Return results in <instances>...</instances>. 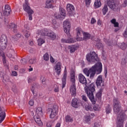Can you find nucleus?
I'll return each instance as SVG.
<instances>
[{
    "label": "nucleus",
    "instance_id": "f257e3e1",
    "mask_svg": "<svg viewBox=\"0 0 127 127\" xmlns=\"http://www.w3.org/2000/svg\"><path fill=\"white\" fill-rule=\"evenodd\" d=\"M102 71H103V65H102V63H97L89 69L85 68L83 70V73H84L87 77L90 76V79H94V77H95L96 73L97 74H101Z\"/></svg>",
    "mask_w": 127,
    "mask_h": 127
},
{
    "label": "nucleus",
    "instance_id": "f03ea898",
    "mask_svg": "<svg viewBox=\"0 0 127 127\" xmlns=\"http://www.w3.org/2000/svg\"><path fill=\"white\" fill-rule=\"evenodd\" d=\"M71 28V24L67 20L64 22V30L65 33L67 35V39H62L61 42L63 43H75L76 40L71 38L70 34V29Z\"/></svg>",
    "mask_w": 127,
    "mask_h": 127
},
{
    "label": "nucleus",
    "instance_id": "7ed1b4c3",
    "mask_svg": "<svg viewBox=\"0 0 127 127\" xmlns=\"http://www.w3.org/2000/svg\"><path fill=\"white\" fill-rule=\"evenodd\" d=\"M84 90L93 105H95L96 99H95V96H94V93L96 92V86H95V83H92L89 85L86 84L84 87Z\"/></svg>",
    "mask_w": 127,
    "mask_h": 127
},
{
    "label": "nucleus",
    "instance_id": "20e7f679",
    "mask_svg": "<svg viewBox=\"0 0 127 127\" xmlns=\"http://www.w3.org/2000/svg\"><path fill=\"white\" fill-rule=\"evenodd\" d=\"M23 8L24 11L28 13L29 20H32V14L34 13L33 10L31 9L28 3V0H25V3L23 4Z\"/></svg>",
    "mask_w": 127,
    "mask_h": 127
},
{
    "label": "nucleus",
    "instance_id": "39448f33",
    "mask_svg": "<svg viewBox=\"0 0 127 127\" xmlns=\"http://www.w3.org/2000/svg\"><path fill=\"white\" fill-rule=\"evenodd\" d=\"M119 4L120 1L119 0H107V5L112 10L117 9Z\"/></svg>",
    "mask_w": 127,
    "mask_h": 127
},
{
    "label": "nucleus",
    "instance_id": "423d86ee",
    "mask_svg": "<svg viewBox=\"0 0 127 127\" xmlns=\"http://www.w3.org/2000/svg\"><path fill=\"white\" fill-rule=\"evenodd\" d=\"M99 58L98 55L95 52H90L86 55V60L88 62H94V61H98Z\"/></svg>",
    "mask_w": 127,
    "mask_h": 127
},
{
    "label": "nucleus",
    "instance_id": "0eeeda50",
    "mask_svg": "<svg viewBox=\"0 0 127 127\" xmlns=\"http://www.w3.org/2000/svg\"><path fill=\"white\" fill-rule=\"evenodd\" d=\"M47 113H51L50 115V119H54L57 113H58V106L54 105L52 108H48L47 110Z\"/></svg>",
    "mask_w": 127,
    "mask_h": 127
},
{
    "label": "nucleus",
    "instance_id": "6e6552de",
    "mask_svg": "<svg viewBox=\"0 0 127 127\" xmlns=\"http://www.w3.org/2000/svg\"><path fill=\"white\" fill-rule=\"evenodd\" d=\"M126 119H127V116L124 114V112H122L121 114L117 118V127H124L123 125Z\"/></svg>",
    "mask_w": 127,
    "mask_h": 127
},
{
    "label": "nucleus",
    "instance_id": "1a4fd4ad",
    "mask_svg": "<svg viewBox=\"0 0 127 127\" xmlns=\"http://www.w3.org/2000/svg\"><path fill=\"white\" fill-rule=\"evenodd\" d=\"M65 9L63 8H60V14L56 13L55 14V18H60V19H64L65 16H66V13H65Z\"/></svg>",
    "mask_w": 127,
    "mask_h": 127
},
{
    "label": "nucleus",
    "instance_id": "9d476101",
    "mask_svg": "<svg viewBox=\"0 0 127 127\" xmlns=\"http://www.w3.org/2000/svg\"><path fill=\"white\" fill-rule=\"evenodd\" d=\"M95 83L97 88H100V87L103 88V89H105V85L104 84V81H103V75H100L98 76Z\"/></svg>",
    "mask_w": 127,
    "mask_h": 127
},
{
    "label": "nucleus",
    "instance_id": "9b49d317",
    "mask_svg": "<svg viewBox=\"0 0 127 127\" xmlns=\"http://www.w3.org/2000/svg\"><path fill=\"white\" fill-rule=\"evenodd\" d=\"M113 111L115 114H116V115H118V114L120 113L117 118L119 117V116H121L122 113H124V114L125 115V117H126L125 111H124V110H122V107H121V105H119L118 106H113Z\"/></svg>",
    "mask_w": 127,
    "mask_h": 127
},
{
    "label": "nucleus",
    "instance_id": "f8f14e48",
    "mask_svg": "<svg viewBox=\"0 0 127 127\" xmlns=\"http://www.w3.org/2000/svg\"><path fill=\"white\" fill-rule=\"evenodd\" d=\"M81 104V101L77 98H73L72 100L71 105L73 108H79Z\"/></svg>",
    "mask_w": 127,
    "mask_h": 127
},
{
    "label": "nucleus",
    "instance_id": "ddd939ff",
    "mask_svg": "<svg viewBox=\"0 0 127 127\" xmlns=\"http://www.w3.org/2000/svg\"><path fill=\"white\" fill-rule=\"evenodd\" d=\"M78 80L79 82L81 84H84L85 86H86L87 82V79L86 77L83 75L82 73H80L78 75Z\"/></svg>",
    "mask_w": 127,
    "mask_h": 127
},
{
    "label": "nucleus",
    "instance_id": "4468645a",
    "mask_svg": "<svg viewBox=\"0 0 127 127\" xmlns=\"http://www.w3.org/2000/svg\"><path fill=\"white\" fill-rule=\"evenodd\" d=\"M11 11V9L8 5H5V9L3 12V15L4 16H8L10 14V12Z\"/></svg>",
    "mask_w": 127,
    "mask_h": 127
},
{
    "label": "nucleus",
    "instance_id": "2eb2a0df",
    "mask_svg": "<svg viewBox=\"0 0 127 127\" xmlns=\"http://www.w3.org/2000/svg\"><path fill=\"white\" fill-rule=\"evenodd\" d=\"M74 6L71 4H67L66 5V11L69 15L73 14V11H74Z\"/></svg>",
    "mask_w": 127,
    "mask_h": 127
},
{
    "label": "nucleus",
    "instance_id": "dca6fc26",
    "mask_svg": "<svg viewBox=\"0 0 127 127\" xmlns=\"http://www.w3.org/2000/svg\"><path fill=\"white\" fill-rule=\"evenodd\" d=\"M49 31L46 29L41 30L37 32V34H39L42 36H47Z\"/></svg>",
    "mask_w": 127,
    "mask_h": 127
},
{
    "label": "nucleus",
    "instance_id": "f3484780",
    "mask_svg": "<svg viewBox=\"0 0 127 127\" xmlns=\"http://www.w3.org/2000/svg\"><path fill=\"white\" fill-rule=\"evenodd\" d=\"M38 88H39V84H38V83H34L32 85V87L31 88V91H32L33 95H34V96H36V93L34 92V91L37 90Z\"/></svg>",
    "mask_w": 127,
    "mask_h": 127
},
{
    "label": "nucleus",
    "instance_id": "a211bd4d",
    "mask_svg": "<svg viewBox=\"0 0 127 127\" xmlns=\"http://www.w3.org/2000/svg\"><path fill=\"white\" fill-rule=\"evenodd\" d=\"M67 81V72L66 70L64 71L63 77L62 78V88H64L66 86V82Z\"/></svg>",
    "mask_w": 127,
    "mask_h": 127
},
{
    "label": "nucleus",
    "instance_id": "6ab92c4d",
    "mask_svg": "<svg viewBox=\"0 0 127 127\" xmlns=\"http://www.w3.org/2000/svg\"><path fill=\"white\" fill-rule=\"evenodd\" d=\"M5 118V112L2 111V109L0 107V124L3 122V120Z\"/></svg>",
    "mask_w": 127,
    "mask_h": 127
},
{
    "label": "nucleus",
    "instance_id": "aec40b11",
    "mask_svg": "<svg viewBox=\"0 0 127 127\" xmlns=\"http://www.w3.org/2000/svg\"><path fill=\"white\" fill-rule=\"evenodd\" d=\"M47 36H48L52 40L56 39V34L52 31H49Z\"/></svg>",
    "mask_w": 127,
    "mask_h": 127
},
{
    "label": "nucleus",
    "instance_id": "412c9836",
    "mask_svg": "<svg viewBox=\"0 0 127 127\" xmlns=\"http://www.w3.org/2000/svg\"><path fill=\"white\" fill-rule=\"evenodd\" d=\"M55 70L58 75H60V73L61 72V63L59 62L56 64Z\"/></svg>",
    "mask_w": 127,
    "mask_h": 127
},
{
    "label": "nucleus",
    "instance_id": "4be33fe9",
    "mask_svg": "<svg viewBox=\"0 0 127 127\" xmlns=\"http://www.w3.org/2000/svg\"><path fill=\"white\" fill-rule=\"evenodd\" d=\"M17 25L14 23H11L8 26V28H9L13 31L14 33L17 32V30L16 29Z\"/></svg>",
    "mask_w": 127,
    "mask_h": 127
},
{
    "label": "nucleus",
    "instance_id": "5701e85b",
    "mask_svg": "<svg viewBox=\"0 0 127 127\" xmlns=\"http://www.w3.org/2000/svg\"><path fill=\"white\" fill-rule=\"evenodd\" d=\"M54 2L53 0H47L46 2V7L47 8H53V5H52V3Z\"/></svg>",
    "mask_w": 127,
    "mask_h": 127
},
{
    "label": "nucleus",
    "instance_id": "b1692460",
    "mask_svg": "<svg viewBox=\"0 0 127 127\" xmlns=\"http://www.w3.org/2000/svg\"><path fill=\"white\" fill-rule=\"evenodd\" d=\"M70 93L72 96H76V93H77V91L76 90V85H74L73 84V85H71Z\"/></svg>",
    "mask_w": 127,
    "mask_h": 127
},
{
    "label": "nucleus",
    "instance_id": "393cba45",
    "mask_svg": "<svg viewBox=\"0 0 127 127\" xmlns=\"http://www.w3.org/2000/svg\"><path fill=\"white\" fill-rule=\"evenodd\" d=\"M76 48L77 47L75 45H70L68 46V49L70 50V53H74V52L77 50V49H76Z\"/></svg>",
    "mask_w": 127,
    "mask_h": 127
},
{
    "label": "nucleus",
    "instance_id": "a878e982",
    "mask_svg": "<svg viewBox=\"0 0 127 127\" xmlns=\"http://www.w3.org/2000/svg\"><path fill=\"white\" fill-rule=\"evenodd\" d=\"M113 107L121 106V102L118 98H114L113 99Z\"/></svg>",
    "mask_w": 127,
    "mask_h": 127
},
{
    "label": "nucleus",
    "instance_id": "bb28decb",
    "mask_svg": "<svg viewBox=\"0 0 127 127\" xmlns=\"http://www.w3.org/2000/svg\"><path fill=\"white\" fill-rule=\"evenodd\" d=\"M104 86H103L102 88H101L99 91L98 92H97L96 94V97L97 98V99H100L101 97H102V94L103 93V91L104 90Z\"/></svg>",
    "mask_w": 127,
    "mask_h": 127
},
{
    "label": "nucleus",
    "instance_id": "cd10ccee",
    "mask_svg": "<svg viewBox=\"0 0 127 127\" xmlns=\"http://www.w3.org/2000/svg\"><path fill=\"white\" fill-rule=\"evenodd\" d=\"M109 11V8H108V5L105 4L103 8H102V12L103 15H105L107 11Z\"/></svg>",
    "mask_w": 127,
    "mask_h": 127
},
{
    "label": "nucleus",
    "instance_id": "c85d7f7f",
    "mask_svg": "<svg viewBox=\"0 0 127 127\" xmlns=\"http://www.w3.org/2000/svg\"><path fill=\"white\" fill-rule=\"evenodd\" d=\"M71 82L72 83V85H75V73L74 72H72L71 73V79H70Z\"/></svg>",
    "mask_w": 127,
    "mask_h": 127
},
{
    "label": "nucleus",
    "instance_id": "c756f323",
    "mask_svg": "<svg viewBox=\"0 0 127 127\" xmlns=\"http://www.w3.org/2000/svg\"><path fill=\"white\" fill-rule=\"evenodd\" d=\"M96 47H97L98 49H103L104 45L102 43L99 41L96 43Z\"/></svg>",
    "mask_w": 127,
    "mask_h": 127
},
{
    "label": "nucleus",
    "instance_id": "7c9ffc66",
    "mask_svg": "<svg viewBox=\"0 0 127 127\" xmlns=\"http://www.w3.org/2000/svg\"><path fill=\"white\" fill-rule=\"evenodd\" d=\"M90 37H91V34L88 33H84L83 35V39H84V40H88V39H90Z\"/></svg>",
    "mask_w": 127,
    "mask_h": 127
},
{
    "label": "nucleus",
    "instance_id": "2f4dec72",
    "mask_svg": "<svg viewBox=\"0 0 127 127\" xmlns=\"http://www.w3.org/2000/svg\"><path fill=\"white\" fill-rule=\"evenodd\" d=\"M102 4H101V1L99 0H95L94 2V6L95 7H100Z\"/></svg>",
    "mask_w": 127,
    "mask_h": 127
},
{
    "label": "nucleus",
    "instance_id": "473e14b6",
    "mask_svg": "<svg viewBox=\"0 0 127 127\" xmlns=\"http://www.w3.org/2000/svg\"><path fill=\"white\" fill-rule=\"evenodd\" d=\"M85 109L86 111H93V108L90 104L84 105Z\"/></svg>",
    "mask_w": 127,
    "mask_h": 127
},
{
    "label": "nucleus",
    "instance_id": "72a5a7b5",
    "mask_svg": "<svg viewBox=\"0 0 127 127\" xmlns=\"http://www.w3.org/2000/svg\"><path fill=\"white\" fill-rule=\"evenodd\" d=\"M65 122L66 123H72L73 122V119L70 116L67 115L65 117Z\"/></svg>",
    "mask_w": 127,
    "mask_h": 127
},
{
    "label": "nucleus",
    "instance_id": "f704fd0d",
    "mask_svg": "<svg viewBox=\"0 0 127 127\" xmlns=\"http://www.w3.org/2000/svg\"><path fill=\"white\" fill-rule=\"evenodd\" d=\"M120 47L122 50H126V49H127V45L125 42H123L121 43Z\"/></svg>",
    "mask_w": 127,
    "mask_h": 127
},
{
    "label": "nucleus",
    "instance_id": "c9c22d12",
    "mask_svg": "<svg viewBox=\"0 0 127 127\" xmlns=\"http://www.w3.org/2000/svg\"><path fill=\"white\" fill-rule=\"evenodd\" d=\"M127 59H122V62H121V65L123 67H126L127 66Z\"/></svg>",
    "mask_w": 127,
    "mask_h": 127
},
{
    "label": "nucleus",
    "instance_id": "e433bc0d",
    "mask_svg": "<svg viewBox=\"0 0 127 127\" xmlns=\"http://www.w3.org/2000/svg\"><path fill=\"white\" fill-rule=\"evenodd\" d=\"M105 112L106 114H110L111 112H112V108H111V106L108 105L105 108Z\"/></svg>",
    "mask_w": 127,
    "mask_h": 127
},
{
    "label": "nucleus",
    "instance_id": "4c0bfd02",
    "mask_svg": "<svg viewBox=\"0 0 127 127\" xmlns=\"http://www.w3.org/2000/svg\"><path fill=\"white\" fill-rule=\"evenodd\" d=\"M0 41H7V37L5 34H2L1 36Z\"/></svg>",
    "mask_w": 127,
    "mask_h": 127
},
{
    "label": "nucleus",
    "instance_id": "58836bf2",
    "mask_svg": "<svg viewBox=\"0 0 127 127\" xmlns=\"http://www.w3.org/2000/svg\"><path fill=\"white\" fill-rule=\"evenodd\" d=\"M6 48V44L0 43V50H4Z\"/></svg>",
    "mask_w": 127,
    "mask_h": 127
},
{
    "label": "nucleus",
    "instance_id": "ea45409f",
    "mask_svg": "<svg viewBox=\"0 0 127 127\" xmlns=\"http://www.w3.org/2000/svg\"><path fill=\"white\" fill-rule=\"evenodd\" d=\"M36 113H37V114L38 115H43L42 113V108L41 107H38L37 109L36 110Z\"/></svg>",
    "mask_w": 127,
    "mask_h": 127
},
{
    "label": "nucleus",
    "instance_id": "a19ab883",
    "mask_svg": "<svg viewBox=\"0 0 127 127\" xmlns=\"http://www.w3.org/2000/svg\"><path fill=\"white\" fill-rule=\"evenodd\" d=\"M45 42L44 40L42 39H39L38 40V45L39 46H41Z\"/></svg>",
    "mask_w": 127,
    "mask_h": 127
},
{
    "label": "nucleus",
    "instance_id": "79ce46f5",
    "mask_svg": "<svg viewBox=\"0 0 127 127\" xmlns=\"http://www.w3.org/2000/svg\"><path fill=\"white\" fill-rule=\"evenodd\" d=\"M44 60L45 61H48L49 60V55L48 53H46L45 55H44Z\"/></svg>",
    "mask_w": 127,
    "mask_h": 127
},
{
    "label": "nucleus",
    "instance_id": "37998d69",
    "mask_svg": "<svg viewBox=\"0 0 127 127\" xmlns=\"http://www.w3.org/2000/svg\"><path fill=\"white\" fill-rule=\"evenodd\" d=\"M24 32L25 36L27 38L28 37H29V36H30V32H29V31H28L26 30H25Z\"/></svg>",
    "mask_w": 127,
    "mask_h": 127
},
{
    "label": "nucleus",
    "instance_id": "c03bdc74",
    "mask_svg": "<svg viewBox=\"0 0 127 127\" xmlns=\"http://www.w3.org/2000/svg\"><path fill=\"white\" fill-rule=\"evenodd\" d=\"M3 23L5 26H8V18H4L3 20Z\"/></svg>",
    "mask_w": 127,
    "mask_h": 127
},
{
    "label": "nucleus",
    "instance_id": "a18cd8bd",
    "mask_svg": "<svg viewBox=\"0 0 127 127\" xmlns=\"http://www.w3.org/2000/svg\"><path fill=\"white\" fill-rule=\"evenodd\" d=\"M41 80H42V83L43 85H45L46 84V78L44 77V76H41Z\"/></svg>",
    "mask_w": 127,
    "mask_h": 127
},
{
    "label": "nucleus",
    "instance_id": "49530a36",
    "mask_svg": "<svg viewBox=\"0 0 127 127\" xmlns=\"http://www.w3.org/2000/svg\"><path fill=\"white\" fill-rule=\"evenodd\" d=\"M93 109L94 110V111H100L101 108H100V106H99V105H95L93 107Z\"/></svg>",
    "mask_w": 127,
    "mask_h": 127
},
{
    "label": "nucleus",
    "instance_id": "de8ad7c7",
    "mask_svg": "<svg viewBox=\"0 0 127 127\" xmlns=\"http://www.w3.org/2000/svg\"><path fill=\"white\" fill-rule=\"evenodd\" d=\"M76 31H77V35H80L81 34V32H82V29H81V28H77L76 29Z\"/></svg>",
    "mask_w": 127,
    "mask_h": 127
},
{
    "label": "nucleus",
    "instance_id": "09e8293b",
    "mask_svg": "<svg viewBox=\"0 0 127 127\" xmlns=\"http://www.w3.org/2000/svg\"><path fill=\"white\" fill-rule=\"evenodd\" d=\"M29 62L30 64H34L36 62V61L34 59L29 60Z\"/></svg>",
    "mask_w": 127,
    "mask_h": 127
},
{
    "label": "nucleus",
    "instance_id": "8fccbe9b",
    "mask_svg": "<svg viewBox=\"0 0 127 127\" xmlns=\"http://www.w3.org/2000/svg\"><path fill=\"white\" fill-rule=\"evenodd\" d=\"M54 91L56 93H58L59 92V86H57V85H55Z\"/></svg>",
    "mask_w": 127,
    "mask_h": 127
},
{
    "label": "nucleus",
    "instance_id": "3c124183",
    "mask_svg": "<svg viewBox=\"0 0 127 127\" xmlns=\"http://www.w3.org/2000/svg\"><path fill=\"white\" fill-rule=\"evenodd\" d=\"M85 121L86 122H90V121H91V117L90 115H87L85 117Z\"/></svg>",
    "mask_w": 127,
    "mask_h": 127
},
{
    "label": "nucleus",
    "instance_id": "603ef678",
    "mask_svg": "<svg viewBox=\"0 0 127 127\" xmlns=\"http://www.w3.org/2000/svg\"><path fill=\"white\" fill-rule=\"evenodd\" d=\"M82 99L83 101H84V102H88V99L87 98V97L85 95H82Z\"/></svg>",
    "mask_w": 127,
    "mask_h": 127
},
{
    "label": "nucleus",
    "instance_id": "864d4df0",
    "mask_svg": "<svg viewBox=\"0 0 127 127\" xmlns=\"http://www.w3.org/2000/svg\"><path fill=\"white\" fill-rule=\"evenodd\" d=\"M34 120L36 123L37 122H39V121H41V120H40V118H39L37 117V116H35L34 117Z\"/></svg>",
    "mask_w": 127,
    "mask_h": 127
},
{
    "label": "nucleus",
    "instance_id": "5fc2aeb1",
    "mask_svg": "<svg viewBox=\"0 0 127 127\" xmlns=\"http://www.w3.org/2000/svg\"><path fill=\"white\" fill-rule=\"evenodd\" d=\"M91 3V0H85V4L86 6H89Z\"/></svg>",
    "mask_w": 127,
    "mask_h": 127
},
{
    "label": "nucleus",
    "instance_id": "6e6d98bb",
    "mask_svg": "<svg viewBox=\"0 0 127 127\" xmlns=\"http://www.w3.org/2000/svg\"><path fill=\"white\" fill-rule=\"evenodd\" d=\"M36 123V124H37V125H38V126H40V127H42V126L43 125V123H42L41 120H40L39 121H38Z\"/></svg>",
    "mask_w": 127,
    "mask_h": 127
},
{
    "label": "nucleus",
    "instance_id": "4d7b16f0",
    "mask_svg": "<svg viewBox=\"0 0 127 127\" xmlns=\"http://www.w3.org/2000/svg\"><path fill=\"white\" fill-rule=\"evenodd\" d=\"M27 62V61H26V60L25 59H23L21 60V64H26Z\"/></svg>",
    "mask_w": 127,
    "mask_h": 127
},
{
    "label": "nucleus",
    "instance_id": "13d9d810",
    "mask_svg": "<svg viewBox=\"0 0 127 127\" xmlns=\"http://www.w3.org/2000/svg\"><path fill=\"white\" fill-rule=\"evenodd\" d=\"M29 104L30 106H33L34 104V101H33V100L31 99L29 102Z\"/></svg>",
    "mask_w": 127,
    "mask_h": 127
},
{
    "label": "nucleus",
    "instance_id": "bf43d9fd",
    "mask_svg": "<svg viewBox=\"0 0 127 127\" xmlns=\"http://www.w3.org/2000/svg\"><path fill=\"white\" fill-rule=\"evenodd\" d=\"M91 24H94V23H96V19L94 18H92L91 20Z\"/></svg>",
    "mask_w": 127,
    "mask_h": 127
},
{
    "label": "nucleus",
    "instance_id": "052dcab7",
    "mask_svg": "<svg viewBox=\"0 0 127 127\" xmlns=\"http://www.w3.org/2000/svg\"><path fill=\"white\" fill-rule=\"evenodd\" d=\"M50 61L51 63H54V62H55V60L54 59V58H53L52 56H51L50 57Z\"/></svg>",
    "mask_w": 127,
    "mask_h": 127
},
{
    "label": "nucleus",
    "instance_id": "680f3d73",
    "mask_svg": "<svg viewBox=\"0 0 127 127\" xmlns=\"http://www.w3.org/2000/svg\"><path fill=\"white\" fill-rule=\"evenodd\" d=\"M110 21L111 23H112L113 24H114L117 22V20H116V19L115 18H113Z\"/></svg>",
    "mask_w": 127,
    "mask_h": 127
},
{
    "label": "nucleus",
    "instance_id": "e2e57ef3",
    "mask_svg": "<svg viewBox=\"0 0 127 127\" xmlns=\"http://www.w3.org/2000/svg\"><path fill=\"white\" fill-rule=\"evenodd\" d=\"M12 91H13V92L14 93H16V92H17V90H16V87H13L12 88Z\"/></svg>",
    "mask_w": 127,
    "mask_h": 127
},
{
    "label": "nucleus",
    "instance_id": "0e129e2a",
    "mask_svg": "<svg viewBox=\"0 0 127 127\" xmlns=\"http://www.w3.org/2000/svg\"><path fill=\"white\" fill-rule=\"evenodd\" d=\"M3 59H2V61H3V64H5V63H6V62L5 61V57H4V55L3 56H2Z\"/></svg>",
    "mask_w": 127,
    "mask_h": 127
},
{
    "label": "nucleus",
    "instance_id": "69168bd1",
    "mask_svg": "<svg viewBox=\"0 0 127 127\" xmlns=\"http://www.w3.org/2000/svg\"><path fill=\"white\" fill-rule=\"evenodd\" d=\"M94 127H100V123H94Z\"/></svg>",
    "mask_w": 127,
    "mask_h": 127
},
{
    "label": "nucleus",
    "instance_id": "338daca9",
    "mask_svg": "<svg viewBox=\"0 0 127 127\" xmlns=\"http://www.w3.org/2000/svg\"><path fill=\"white\" fill-rule=\"evenodd\" d=\"M4 53L2 51V50L0 49V56H4Z\"/></svg>",
    "mask_w": 127,
    "mask_h": 127
},
{
    "label": "nucleus",
    "instance_id": "774afa93",
    "mask_svg": "<svg viewBox=\"0 0 127 127\" xmlns=\"http://www.w3.org/2000/svg\"><path fill=\"white\" fill-rule=\"evenodd\" d=\"M12 76H16L17 75V72L16 71H12Z\"/></svg>",
    "mask_w": 127,
    "mask_h": 127
}]
</instances>
